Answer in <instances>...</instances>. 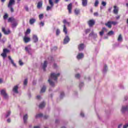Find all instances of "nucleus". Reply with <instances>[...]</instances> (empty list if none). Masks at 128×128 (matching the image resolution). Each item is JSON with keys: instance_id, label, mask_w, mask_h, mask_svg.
Masks as SVG:
<instances>
[{"instance_id": "f257e3e1", "label": "nucleus", "mask_w": 128, "mask_h": 128, "mask_svg": "<svg viewBox=\"0 0 128 128\" xmlns=\"http://www.w3.org/2000/svg\"><path fill=\"white\" fill-rule=\"evenodd\" d=\"M14 4H16V0H9L8 4V8H10V10L11 12H14V10L12 8V6H14Z\"/></svg>"}, {"instance_id": "f03ea898", "label": "nucleus", "mask_w": 128, "mask_h": 128, "mask_svg": "<svg viewBox=\"0 0 128 128\" xmlns=\"http://www.w3.org/2000/svg\"><path fill=\"white\" fill-rule=\"evenodd\" d=\"M8 52H10V50L8 49L4 48L3 50V52L1 54V56H2L3 58H6L8 56L6 54H8Z\"/></svg>"}, {"instance_id": "7ed1b4c3", "label": "nucleus", "mask_w": 128, "mask_h": 128, "mask_svg": "<svg viewBox=\"0 0 128 128\" xmlns=\"http://www.w3.org/2000/svg\"><path fill=\"white\" fill-rule=\"evenodd\" d=\"M60 73L56 74L55 73H52L50 74V78H53L54 80H58V77L60 75Z\"/></svg>"}, {"instance_id": "20e7f679", "label": "nucleus", "mask_w": 128, "mask_h": 128, "mask_svg": "<svg viewBox=\"0 0 128 128\" xmlns=\"http://www.w3.org/2000/svg\"><path fill=\"white\" fill-rule=\"evenodd\" d=\"M0 94L1 96H3L4 98H8V94H6V90H0Z\"/></svg>"}, {"instance_id": "39448f33", "label": "nucleus", "mask_w": 128, "mask_h": 128, "mask_svg": "<svg viewBox=\"0 0 128 128\" xmlns=\"http://www.w3.org/2000/svg\"><path fill=\"white\" fill-rule=\"evenodd\" d=\"M88 26L90 28H92L94 26V24H96V22L94 20H90L88 22Z\"/></svg>"}, {"instance_id": "423d86ee", "label": "nucleus", "mask_w": 128, "mask_h": 128, "mask_svg": "<svg viewBox=\"0 0 128 128\" xmlns=\"http://www.w3.org/2000/svg\"><path fill=\"white\" fill-rule=\"evenodd\" d=\"M70 40V36H66L64 40V44H68Z\"/></svg>"}, {"instance_id": "0eeeda50", "label": "nucleus", "mask_w": 128, "mask_h": 128, "mask_svg": "<svg viewBox=\"0 0 128 128\" xmlns=\"http://www.w3.org/2000/svg\"><path fill=\"white\" fill-rule=\"evenodd\" d=\"M2 32H4V34L6 35L10 34V30L8 29V30H6L4 28H2Z\"/></svg>"}, {"instance_id": "6e6552de", "label": "nucleus", "mask_w": 128, "mask_h": 128, "mask_svg": "<svg viewBox=\"0 0 128 128\" xmlns=\"http://www.w3.org/2000/svg\"><path fill=\"white\" fill-rule=\"evenodd\" d=\"M114 8L113 14H118V7L116 6H114Z\"/></svg>"}, {"instance_id": "1a4fd4ad", "label": "nucleus", "mask_w": 128, "mask_h": 128, "mask_svg": "<svg viewBox=\"0 0 128 128\" xmlns=\"http://www.w3.org/2000/svg\"><path fill=\"white\" fill-rule=\"evenodd\" d=\"M67 9L69 14H72V3L68 4Z\"/></svg>"}, {"instance_id": "9d476101", "label": "nucleus", "mask_w": 128, "mask_h": 128, "mask_svg": "<svg viewBox=\"0 0 128 128\" xmlns=\"http://www.w3.org/2000/svg\"><path fill=\"white\" fill-rule=\"evenodd\" d=\"M107 30L106 28H102V31L99 32V34L100 36H102L104 34V32H106Z\"/></svg>"}, {"instance_id": "9b49d317", "label": "nucleus", "mask_w": 128, "mask_h": 128, "mask_svg": "<svg viewBox=\"0 0 128 128\" xmlns=\"http://www.w3.org/2000/svg\"><path fill=\"white\" fill-rule=\"evenodd\" d=\"M23 40L25 44H28V42H30V38L28 37H26V36H24Z\"/></svg>"}, {"instance_id": "f8f14e48", "label": "nucleus", "mask_w": 128, "mask_h": 128, "mask_svg": "<svg viewBox=\"0 0 128 128\" xmlns=\"http://www.w3.org/2000/svg\"><path fill=\"white\" fill-rule=\"evenodd\" d=\"M89 36H92L93 38H98V34H94V32L92 31V32L89 34Z\"/></svg>"}, {"instance_id": "ddd939ff", "label": "nucleus", "mask_w": 128, "mask_h": 128, "mask_svg": "<svg viewBox=\"0 0 128 128\" xmlns=\"http://www.w3.org/2000/svg\"><path fill=\"white\" fill-rule=\"evenodd\" d=\"M84 53H78L76 56V58L78 60H80V59L82 58H84Z\"/></svg>"}, {"instance_id": "4468645a", "label": "nucleus", "mask_w": 128, "mask_h": 128, "mask_svg": "<svg viewBox=\"0 0 128 128\" xmlns=\"http://www.w3.org/2000/svg\"><path fill=\"white\" fill-rule=\"evenodd\" d=\"M84 48V44H80L78 46V49L80 51L83 50Z\"/></svg>"}, {"instance_id": "2eb2a0df", "label": "nucleus", "mask_w": 128, "mask_h": 128, "mask_svg": "<svg viewBox=\"0 0 128 128\" xmlns=\"http://www.w3.org/2000/svg\"><path fill=\"white\" fill-rule=\"evenodd\" d=\"M42 8V1H40L38 2L37 4V8Z\"/></svg>"}, {"instance_id": "dca6fc26", "label": "nucleus", "mask_w": 128, "mask_h": 128, "mask_svg": "<svg viewBox=\"0 0 128 128\" xmlns=\"http://www.w3.org/2000/svg\"><path fill=\"white\" fill-rule=\"evenodd\" d=\"M105 26L109 28H112V21H108V22L105 23Z\"/></svg>"}, {"instance_id": "f3484780", "label": "nucleus", "mask_w": 128, "mask_h": 128, "mask_svg": "<svg viewBox=\"0 0 128 128\" xmlns=\"http://www.w3.org/2000/svg\"><path fill=\"white\" fill-rule=\"evenodd\" d=\"M32 40L34 42H38V38L36 35H33Z\"/></svg>"}, {"instance_id": "a211bd4d", "label": "nucleus", "mask_w": 128, "mask_h": 128, "mask_svg": "<svg viewBox=\"0 0 128 128\" xmlns=\"http://www.w3.org/2000/svg\"><path fill=\"white\" fill-rule=\"evenodd\" d=\"M126 110L128 111V106H122V112H126Z\"/></svg>"}, {"instance_id": "6ab92c4d", "label": "nucleus", "mask_w": 128, "mask_h": 128, "mask_svg": "<svg viewBox=\"0 0 128 128\" xmlns=\"http://www.w3.org/2000/svg\"><path fill=\"white\" fill-rule=\"evenodd\" d=\"M18 86H16L13 88V92H15L16 94H18Z\"/></svg>"}, {"instance_id": "aec40b11", "label": "nucleus", "mask_w": 128, "mask_h": 128, "mask_svg": "<svg viewBox=\"0 0 128 128\" xmlns=\"http://www.w3.org/2000/svg\"><path fill=\"white\" fill-rule=\"evenodd\" d=\"M82 6H88V0H82Z\"/></svg>"}, {"instance_id": "412c9836", "label": "nucleus", "mask_w": 128, "mask_h": 128, "mask_svg": "<svg viewBox=\"0 0 128 128\" xmlns=\"http://www.w3.org/2000/svg\"><path fill=\"white\" fill-rule=\"evenodd\" d=\"M28 114H25L23 116V120H24V124H26L27 120H28Z\"/></svg>"}, {"instance_id": "4be33fe9", "label": "nucleus", "mask_w": 128, "mask_h": 128, "mask_svg": "<svg viewBox=\"0 0 128 128\" xmlns=\"http://www.w3.org/2000/svg\"><path fill=\"white\" fill-rule=\"evenodd\" d=\"M8 60H10L11 64H13L14 66H16V64H14V60L12 59V57H10V56H8Z\"/></svg>"}, {"instance_id": "5701e85b", "label": "nucleus", "mask_w": 128, "mask_h": 128, "mask_svg": "<svg viewBox=\"0 0 128 128\" xmlns=\"http://www.w3.org/2000/svg\"><path fill=\"white\" fill-rule=\"evenodd\" d=\"M46 106V102H42L39 105V108H44Z\"/></svg>"}, {"instance_id": "b1692460", "label": "nucleus", "mask_w": 128, "mask_h": 128, "mask_svg": "<svg viewBox=\"0 0 128 128\" xmlns=\"http://www.w3.org/2000/svg\"><path fill=\"white\" fill-rule=\"evenodd\" d=\"M46 66H48V62L44 61L43 64V70L44 72H46Z\"/></svg>"}, {"instance_id": "393cba45", "label": "nucleus", "mask_w": 128, "mask_h": 128, "mask_svg": "<svg viewBox=\"0 0 128 128\" xmlns=\"http://www.w3.org/2000/svg\"><path fill=\"white\" fill-rule=\"evenodd\" d=\"M74 14H76V16H78L80 12V9L76 8L74 10Z\"/></svg>"}, {"instance_id": "a878e982", "label": "nucleus", "mask_w": 128, "mask_h": 128, "mask_svg": "<svg viewBox=\"0 0 128 128\" xmlns=\"http://www.w3.org/2000/svg\"><path fill=\"white\" fill-rule=\"evenodd\" d=\"M16 22V19H14V18L11 17L8 18V22Z\"/></svg>"}, {"instance_id": "bb28decb", "label": "nucleus", "mask_w": 128, "mask_h": 128, "mask_svg": "<svg viewBox=\"0 0 128 128\" xmlns=\"http://www.w3.org/2000/svg\"><path fill=\"white\" fill-rule=\"evenodd\" d=\"M63 32H64L65 34H68V30L66 29V24L64 25Z\"/></svg>"}, {"instance_id": "cd10ccee", "label": "nucleus", "mask_w": 128, "mask_h": 128, "mask_svg": "<svg viewBox=\"0 0 128 128\" xmlns=\"http://www.w3.org/2000/svg\"><path fill=\"white\" fill-rule=\"evenodd\" d=\"M118 42H122V34H120L118 38Z\"/></svg>"}, {"instance_id": "c85d7f7f", "label": "nucleus", "mask_w": 128, "mask_h": 128, "mask_svg": "<svg viewBox=\"0 0 128 128\" xmlns=\"http://www.w3.org/2000/svg\"><path fill=\"white\" fill-rule=\"evenodd\" d=\"M48 82H49L50 86H54V82L50 80V78H49L48 80Z\"/></svg>"}, {"instance_id": "c756f323", "label": "nucleus", "mask_w": 128, "mask_h": 128, "mask_svg": "<svg viewBox=\"0 0 128 128\" xmlns=\"http://www.w3.org/2000/svg\"><path fill=\"white\" fill-rule=\"evenodd\" d=\"M62 22H63V24H68V26H70V22H68V21H66V19H64L63 20Z\"/></svg>"}, {"instance_id": "7c9ffc66", "label": "nucleus", "mask_w": 128, "mask_h": 128, "mask_svg": "<svg viewBox=\"0 0 128 128\" xmlns=\"http://www.w3.org/2000/svg\"><path fill=\"white\" fill-rule=\"evenodd\" d=\"M29 22L30 24H34L36 22V19L34 18L30 19Z\"/></svg>"}, {"instance_id": "2f4dec72", "label": "nucleus", "mask_w": 128, "mask_h": 128, "mask_svg": "<svg viewBox=\"0 0 128 128\" xmlns=\"http://www.w3.org/2000/svg\"><path fill=\"white\" fill-rule=\"evenodd\" d=\"M46 86H43V87L41 89L40 92H46Z\"/></svg>"}, {"instance_id": "473e14b6", "label": "nucleus", "mask_w": 128, "mask_h": 128, "mask_svg": "<svg viewBox=\"0 0 128 128\" xmlns=\"http://www.w3.org/2000/svg\"><path fill=\"white\" fill-rule=\"evenodd\" d=\"M30 34V29L28 28L25 32V35L26 36L27 34Z\"/></svg>"}, {"instance_id": "72a5a7b5", "label": "nucleus", "mask_w": 128, "mask_h": 128, "mask_svg": "<svg viewBox=\"0 0 128 128\" xmlns=\"http://www.w3.org/2000/svg\"><path fill=\"white\" fill-rule=\"evenodd\" d=\"M39 20H42L44 18V14H41L38 16Z\"/></svg>"}, {"instance_id": "f704fd0d", "label": "nucleus", "mask_w": 128, "mask_h": 128, "mask_svg": "<svg viewBox=\"0 0 128 128\" xmlns=\"http://www.w3.org/2000/svg\"><path fill=\"white\" fill-rule=\"evenodd\" d=\"M42 116H43L42 114H39L36 116V118H42Z\"/></svg>"}, {"instance_id": "c9c22d12", "label": "nucleus", "mask_w": 128, "mask_h": 128, "mask_svg": "<svg viewBox=\"0 0 128 128\" xmlns=\"http://www.w3.org/2000/svg\"><path fill=\"white\" fill-rule=\"evenodd\" d=\"M8 18V14L6 13L3 16L4 20H6Z\"/></svg>"}, {"instance_id": "e433bc0d", "label": "nucleus", "mask_w": 128, "mask_h": 128, "mask_svg": "<svg viewBox=\"0 0 128 128\" xmlns=\"http://www.w3.org/2000/svg\"><path fill=\"white\" fill-rule=\"evenodd\" d=\"M114 34V31L110 30L108 33V36H112Z\"/></svg>"}, {"instance_id": "4c0bfd02", "label": "nucleus", "mask_w": 128, "mask_h": 128, "mask_svg": "<svg viewBox=\"0 0 128 128\" xmlns=\"http://www.w3.org/2000/svg\"><path fill=\"white\" fill-rule=\"evenodd\" d=\"M49 4L51 6H54V2H52V0H49Z\"/></svg>"}, {"instance_id": "58836bf2", "label": "nucleus", "mask_w": 128, "mask_h": 128, "mask_svg": "<svg viewBox=\"0 0 128 128\" xmlns=\"http://www.w3.org/2000/svg\"><path fill=\"white\" fill-rule=\"evenodd\" d=\"M60 34V29H57L56 30V36H58Z\"/></svg>"}, {"instance_id": "ea45409f", "label": "nucleus", "mask_w": 128, "mask_h": 128, "mask_svg": "<svg viewBox=\"0 0 128 128\" xmlns=\"http://www.w3.org/2000/svg\"><path fill=\"white\" fill-rule=\"evenodd\" d=\"M112 24H113V26H116V24H118V22H114V21H111Z\"/></svg>"}, {"instance_id": "a19ab883", "label": "nucleus", "mask_w": 128, "mask_h": 128, "mask_svg": "<svg viewBox=\"0 0 128 128\" xmlns=\"http://www.w3.org/2000/svg\"><path fill=\"white\" fill-rule=\"evenodd\" d=\"M75 78H80V74H77L75 75Z\"/></svg>"}, {"instance_id": "79ce46f5", "label": "nucleus", "mask_w": 128, "mask_h": 128, "mask_svg": "<svg viewBox=\"0 0 128 128\" xmlns=\"http://www.w3.org/2000/svg\"><path fill=\"white\" fill-rule=\"evenodd\" d=\"M24 86H26L28 84V79H25L24 82Z\"/></svg>"}, {"instance_id": "37998d69", "label": "nucleus", "mask_w": 128, "mask_h": 128, "mask_svg": "<svg viewBox=\"0 0 128 128\" xmlns=\"http://www.w3.org/2000/svg\"><path fill=\"white\" fill-rule=\"evenodd\" d=\"M98 0H96L94 3V6H98Z\"/></svg>"}, {"instance_id": "c03bdc74", "label": "nucleus", "mask_w": 128, "mask_h": 128, "mask_svg": "<svg viewBox=\"0 0 128 128\" xmlns=\"http://www.w3.org/2000/svg\"><path fill=\"white\" fill-rule=\"evenodd\" d=\"M10 115V111H8L7 113V114L6 116V118H8Z\"/></svg>"}, {"instance_id": "a18cd8bd", "label": "nucleus", "mask_w": 128, "mask_h": 128, "mask_svg": "<svg viewBox=\"0 0 128 128\" xmlns=\"http://www.w3.org/2000/svg\"><path fill=\"white\" fill-rule=\"evenodd\" d=\"M102 6H106V2L104 1H102Z\"/></svg>"}, {"instance_id": "49530a36", "label": "nucleus", "mask_w": 128, "mask_h": 128, "mask_svg": "<svg viewBox=\"0 0 128 128\" xmlns=\"http://www.w3.org/2000/svg\"><path fill=\"white\" fill-rule=\"evenodd\" d=\"M90 32V29H86L85 30V32H86V34H88Z\"/></svg>"}, {"instance_id": "de8ad7c7", "label": "nucleus", "mask_w": 128, "mask_h": 128, "mask_svg": "<svg viewBox=\"0 0 128 128\" xmlns=\"http://www.w3.org/2000/svg\"><path fill=\"white\" fill-rule=\"evenodd\" d=\"M19 64L20 66H23L24 64V62H22V60H19Z\"/></svg>"}, {"instance_id": "09e8293b", "label": "nucleus", "mask_w": 128, "mask_h": 128, "mask_svg": "<svg viewBox=\"0 0 128 128\" xmlns=\"http://www.w3.org/2000/svg\"><path fill=\"white\" fill-rule=\"evenodd\" d=\"M16 26H18V24L16 22L13 23L12 24V28H16Z\"/></svg>"}, {"instance_id": "8fccbe9b", "label": "nucleus", "mask_w": 128, "mask_h": 128, "mask_svg": "<svg viewBox=\"0 0 128 128\" xmlns=\"http://www.w3.org/2000/svg\"><path fill=\"white\" fill-rule=\"evenodd\" d=\"M40 26H44V22H41L40 24H39Z\"/></svg>"}, {"instance_id": "3c124183", "label": "nucleus", "mask_w": 128, "mask_h": 128, "mask_svg": "<svg viewBox=\"0 0 128 128\" xmlns=\"http://www.w3.org/2000/svg\"><path fill=\"white\" fill-rule=\"evenodd\" d=\"M52 9V7L50 6H47L46 7V10L47 12H48V10H50Z\"/></svg>"}, {"instance_id": "603ef678", "label": "nucleus", "mask_w": 128, "mask_h": 128, "mask_svg": "<svg viewBox=\"0 0 128 128\" xmlns=\"http://www.w3.org/2000/svg\"><path fill=\"white\" fill-rule=\"evenodd\" d=\"M108 68V66L106 65L104 66V72H106V70Z\"/></svg>"}, {"instance_id": "864d4df0", "label": "nucleus", "mask_w": 128, "mask_h": 128, "mask_svg": "<svg viewBox=\"0 0 128 128\" xmlns=\"http://www.w3.org/2000/svg\"><path fill=\"white\" fill-rule=\"evenodd\" d=\"M95 16H98V12H94V14Z\"/></svg>"}, {"instance_id": "5fc2aeb1", "label": "nucleus", "mask_w": 128, "mask_h": 128, "mask_svg": "<svg viewBox=\"0 0 128 128\" xmlns=\"http://www.w3.org/2000/svg\"><path fill=\"white\" fill-rule=\"evenodd\" d=\"M128 128V123L123 126V128Z\"/></svg>"}, {"instance_id": "6e6d98bb", "label": "nucleus", "mask_w": 128, "mask_h": 128, "mask_svg": "<svg viewBox=\"0 0 128 128\" xmlns=\"http://www.w3.org/2000/svg\"><path fill=\"white\" fill-rule=\"evenodd\" d=\"M64 96V92H62L60 93V98H62Z\"/></svg>"}, {"instance_id": "4d7b16f0", "label": "nucleus", "mask_w": 128, "mask_h": 128, "mask_svg": "<svg viewBox=\"0 0 128 128\" xmlns=\"http://www.w3.org/2000/svg\"><path fill=\"white\" fill-rule=\"evenodd\" d=\"M25 50L26 52H30V51L28 50V47H25Z\"/></svg>"}, {"instance_id": "13d9d810", "label": "nucleus", "mask_w": 128, "mask_h": 128, "mask_svg": "<svg viewBox=\"0 0 128 128\" xmlns=\"http://www.w3.org/2000/svg\"><path fill=\"white\" fill-rule=\"evenodd\" d=\"M44 120H46L47 118H48V116H44Z\"/></svg>"}, {"instance_id": "bf43d9fd", "label": "nucleus", "mask_w": 128, "mask_h": 128, "mask_svg": "<svg viewBox=\"0 0 128 128\" xmlns=\"http://www.w3.org/2000/svg\"><path fill=\"white\" fill-rule=\"evenodd\" d=\"M120 16H117L116 17V20H120Z\"/></svg>"}, {"instance_id": "052dcab7", "label": "nucleus", "mask_w": 128, "mask_h": 128, "mask_svg": "<svg viewBox=\"0 0 128 128\" xmlns=\"http://www.w3.org/2000/svg\"><path fill=\"white\" fill-rule=\"evenodd\" d=\"M122 124H120L118 126V128H122Z\"/></svg>"}, {"instance_id": "680f3d73", "label": "nucleus", "mask_w": 128, "mask_h": 128, "mask_svg": "<svg viewBox=\"0 0 128 128\" xmlns=\"http://www.w3.org/2000/svg\"><path fill=\"white\" fill-rule=\"evenodd\" d=\"M10 122H11L10 118H8V119L7 120V122L10 123Z\"/></svg>"}, {"instance_id": "e2e57ef3", "label": "nucleus", "mask_w": 128, "mask_h": 128, "mask_svg": "<svg viewBox=\"0 0 128 128\" xmlns=\"http://www.w3.org/2000/svg\"><path fill=\"white\" fill-rule=\"evenodd\" d=\"M36 98H37V100H40V96H37Z\"/></svg>"}, {"instance_id": "0e129e2a", "label": "nucleus", "mask_w": 128, "mask_h": 128, "mask_svg": "<svg viewBox=\"0 0 128 128\" xmlns=\"http://www.w3.org/2000/svg\"><path fill=\"white\" fill-rule=\"evenodd\" d=\"M25 10H26V12H28V7H26Z\"/></svg>"}, {"instance_id": "69168bd1", "label": "nucleus", "mask_w": 128, "mask_h": 128, "mask_svg": "<svg viewBox=\"0 0 128 128\" xmlns=\"http://www.w3.org/2000/svg\"><path fill=\"white\" fill-rule=\"evenodd\" d=\"M80 116L84 118V113H81Z\"/></svg>"}, {"instance_id": "338daca9", "label": "nucleus", "mask_w": 128, "mask_h": 128, "mask_svg": "<svg viewBox=\"0 0 128 128\" xmlns=\"http://www.w3.org/2000/svg\"><path fill=\"white\" fill-rule=\"evenodd\" d=\"M3 80L2 79L0 78V84H2Z\"/></svg>"}, {"instance_id": "774afa93", "label": "nucleus", "mask_w": 128, "mask_h": 128, "mask_svg": "<svg viewBox=\"0 0 128 128\" xmlns=\"http://www.w3.org/2000/svg\"><path fill=\"white\" fill-rule=\"evenodd\" d=\"M34 128H40V126H34Z\"/></svg>"}]
</instances>
